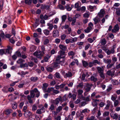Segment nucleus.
<instances>
[{"label":"nucleus","instance_id":"412c9836","mask_svg":"<svg viewBox=\"0 0 120 120\" xmlns=\"http://www.w3.org/2000/svg\"><path fill=\"white\" fill-rule=\"evenodd\" d=\"M62 21L60 25L64 23L65 21L67 18V16L66 15H63L61 17Z\"/></svg>","mask_w":120,"mask_h":120},{"label":"nucleus","instance_id":"6ab92c4d","mask_svg":"<svg viewBox=\"0 0 120 120\" xmlns=\"http://www.w3.org/2000/svg\"><path fill=\"white\" fill-rule=\"evenodd\" d=\"M48 85L47 83H45L43 84L42 87L43 90L44 92H45L46 90H47V88L48 87Z\"/></svg>","mask_w":120,"mask_h":120},{"label":"nucleus","instance_id":"13d9d810","mask_svg":"<svg viewBox=\"0 0 120 120\" xmlns=\"http://www.w3.org/2000/svg\"><path fill=\"white\" fill-rule=\"evenodd\" d=\"M39 25L38 22L37 21H36L35 22L34 25H33V26L34 28H36L38 26V25Z\"/></svg>","mask_w":120,"mask_h":120},{"label":"nucleus","instance_id":"f8f14e48","mask_svg":"<svg viewBox=\"0 0 120 120\" xmlns=\"http://www.w3.org/2000/svg\"><path fill=\"white\" fill-rule=\"evenodd\" d=\"M97 69L99 73H102L103 72L104 68L103 67H102L101 68L98 67L97 68Z\"/></svg>","mask_w":120,"mask_h":120},{"label":"nucleus","instance_id":"49530a36","mask_svg":"<svg viewBox=\"0 0 120 120\" xmlns=\"http://www.w3.org/2000/svg\"><path fill=\"white\" fill-rule=\"evenodd\" d=\"M113 65V64L112 63H111L110 64V63L108 64L107 65V69H109L111 68Z\"/></svg>","mask_w":120,"mask_h":120},{"label":"nucleus","instance_id":"c756f323","mask_svg":"<svg viewBox=\"0 0 120 120\" xmlns=\"http://www.w3.org/2000/svg\"><path fill=\"white\" fill-rule=\"evenodd\" d=\"M47 25L49 26V27L48 28V29H49L50 30H52L53 27V26L52 24L48 23Z\"/></svg>","mask_w":120,"mask_h":120},{"label":"nucleus","instance_id":"8fccbe9b","mask_svg":"<svg viewBox=\"0 0 120 120\" xmlns=\"http://www.w3.org/2000/svg\"><path fill=\"white\" fill-rule=\"evenodd\" d=\"M77 97L79 98L78 99H81L82 100L84 98V97L82 94H78Z\"/></svg>","mask_w":120,"mask_h":120},{"label":"nucleus","instance_id":"a19ab883","mask_svg":"<svg viewBox=\"0 0 120 120\" xmlns=\"http://www.w3.org/2000/svg\"><path fill=\"white\" fill-rule=\"evenodd\" d=\"M56 77L58 79L61 78V76L60 74L58 72H56L55 74Z\"/></svg>","mask_w":120,"mask_h":120},{"label":"nucleus","instance_id":"ddd939ff","mask_svg":"<svg viewBox=\"0 0 120 120\" xmlns=\"http://www.w3.org/2000/svg\"><path fill=\"white\" fill-rule=\"evenodd\" d=\"M35 88L31 90L30 92V95L31 98H33L34 97L35 95Z\"/></svg>","mask_w":120,"mask_h":120},{"label":"nucleus","instance_id":"a18cd8bd","mask_svg":"<svg viewBox=\"0 0 120 120\" xmlns=\"http://www.w3.org/2000/svg\"><path fill=\"white\" fill-rule=\"evenodd\" d=\"M62 107L61 106H59L56 109V111L58 112H59L62 109Z\"/></svg>","mask_w":120,"mask_h":120},{"label":"nucleus","instance_id":"69168bd1","mask_svg":"<svg viewBox=\"0 0 120 120\" xmlns=\"http://www.w3.org/2000/svg\"><path fill=\"white\" fill-rule=\"evenodd\" d=\"M16 54L18 57H21L22 55L20 52L19 51H17L16 52Z\"/></svg>","mask_w":120,"mask_h":120},{"label":"nucleus","instance_id":"864d4df0","mask_svg":"<svg viewBox=\"0 0 120 120\" xmlns=\"http://www.w3.org/2000/svg\"><path fill=\"white\" fill-rule=\"evenodd\" d=\"M41 52H43L45 53V46L43 45H42L41 46Z\"/></svg>","mask_w":120,"mask_h":120},{"label":"nucleus","instance_id":"b1692460","mask_svg":"<svg viewBox=\"0 0 120 120\" xmlns=\"http://www.w3.org/2000/svg\"><path fill=\"white\" fill-rule=\"evenodd\" d=\"M54 88L52 87H51L50 88H48L47 90H46V92H47L48 93H50L51 91H53L54 90Z\"/></svg>","mask_w":120,"mask_h":120},{"label":"nucleus","instance_id":"7c9ffc66","mask_svg":"<svg viewBox=\"0 0 120 120\" xmlns=\"http://www.w3.org/2000/svg\"><path fill=\"white\" fill-rule=\"evenodd\" d=\"M12 108L13 109H16L17 107V104L16 102H14L12 104Z\"/></svg>","mask_w":120,"mask_h":120},{"label":"nucleus","instance_id":"6e6d98bb","mask_svg":"<svg viewBox=\"0 0 120 120\" xmlns=\"http://www.w3.org/2000/svg\"><path fill=\"white\" fill-rule=\"evenodd\" d=\"M60 39L58 38H56L55 39V42L57 44H59L60 42Z\"/></svg>","mask_w":120,"mask_h":120},{"label":"nucleus","instance_id":"4d7b16f0","mask_svg":"<svg viewBox=\"0 0 120 120\" xmlns=\"http://www.w3.org/2000/svg\"><path fill=\"white\" fill-rule=\"evenodd\" d=\"M72 21V22L71 23V25L72 26L74 25L76 22V19L75 17H74L73 18V19Z\"/></svg>","mask_w":120,"mask_h":120},{"label":"nucleus","instance_id":"de8ad7c7","mask_svg":"<svg viewBox=\"0 0 120 120\" xmlns=\"http://www.w3.org/2000/svg\"><path fill=\"white\" fill-rule=\"evenodd\" d=\"M109 114V112L106 111L103 114V116L104 117H105L108 116Z\"/></svg>","mask_w":120,"mask_h":120},{"label":"nucleus","instance_id":"473e14b6","mask_svg":"<svg viewBox=\"0 0 120 120\" xmlns=\"http://www.w3.org/2000/svg\"><path fill=\"white\" fill-rule=\"evenodd\" d=\"M53 68L52 67V66H51V67H49L46 68V69L49 72H52L53 70Z\"/></svg>","mask_w":120,"mask_h":120},{"label":"nucleus","instance_id":"20e7f679","mask_svg":"<svg viewBox=\"0 0 120 120\" xmlns=\"http://www.w3.org/2000/svg\"><path fill=\"white\" fill-rule=\"evenodd\" d=\"M94 28L93 24L91 22H90L88 24V26L86 29L84 30L85 32L88 33L90 32L91 30Z\"/></svg>","mask_w":120,"mask_h":120},{"label":"nucleus","instance_id":"2f4dec72","mask_svg":"<svg viewBox=\"0 0 120 120\" xmlns=\"http://www.w3.org/2000/svg\"><path fill=\"white\" fill-rule=\"evenodd\" d=\"M117 98V96L116 94H114L112 95L111 97V100L113 101H115Z\"/></svg>","mask_w":120,"mask_h":120},{"label":"nucleus","instance_id":"79ce46f5","mask_svg":"<svg viewBox=\"0 0 120 120\" xmlns=\"http://www.w3.org/2000/svg\"><path fill=\"white\" fill-rule=\"evenodd\" d=\"M101 42L102 45H104L106 43V41L105 39H103L101 40Z\"/></svg>","mask_w":120,"mask_h":120},{"label":"nucleus","instance_id":"9b49d317","mask_svg":"<svg viewBox=\"0 0 120 120\" xmlns=\"http://www.w3.org/2000/svg\"><path fill=\"white\" fill-rule=\"evenodd\" d=\"M72 76V74L70 72H68L65 75H64V77L65 78L67 77H70Z\"/></svg>","mask_w":120,"mask_h":120},{"label":"nucleus","instance_id":"72a5a7b5","mask_svg":"<svg viewBox=\"0 0 120 120\" xmlns=\"http://www.w3.org/2000/svg\"><path fill=\"white\" fill-rule=\"evenodd\" d=\"M45 110H44L42 111L41 109H38L36 112V113L38 114H41L42 113L44 112H45Z\"/></svg>","mask_w":120,"mask_h":120},{"label":"nucleus","instance_id":"338daca9","mask_svg":"<svg viewBox=\"0 0 120 120\" xmlns=\"http://www.w3.org/2000/svg\"><path fill=\"white\" fill-rule=\"evenodd\" d=\"M32 2V0H25V2L26 4H30Z\"/></svg>","mask_w":120,"mask_h":120},{"label":"nucleus","instance_id":"f3484780","mask_svg":"<svg viewBox=\"0 0 120 120\" xmlns=\"http://www.w3.org/2000/svg\"><path fill=\"white\" fill-rule=\"evenodd\" d=\"M38 79V78L36 76L32 77L30 78L31 80L34 82H36Z\"/></svg>","mask_w":120,"mask_h":120},{"label":"nucleus","instance_id":"bb28decb","mask_svg":"<svg viewBox=\"0 0 120 120\" xmlns=\"http://www.w3.org/2000/svg\"><path fill=\"white\" fill-rule=\"evenodd\" d=\"M65 7L68 11H70L72 9V8L70 7L69 4H67L65 6Z\"/></svg>","mask_w":120,"mask_h":120},{"label":"nucleus","instance_id":"c9c22d12","mask_svg":"<svg viewBox=\"0 0 120 120\" xmlns=\"http://www.w3.org/2000/svg\"><path fill=\"white\" fill-rule=\"evenodd\" d=\"M111 116L114 119L116 120L118 118V114L116 113L114 114L113 116L111 115Z\"/></svg>","mask_w":120,"mask_h":120},{"label":"nucleus","instance_id":"5701e85b","mask_svg":"<svg viewBox=\"0 0 120 120\" xmlns=\"http://www.w3.org/2000/svg\"><path fill=\"white\" fill-rule=\"evenodd\" d=\"M35 91L36 94V97L38 98L40 95V92L37 88H35Z\"/></svg>","mask_w":120,"mask_h":120},{"label":"nucleus","instance_id":"e433bc0d","mask_svg":"<svg viewBox=\"0 0 120 120\" xmlns=\"http://www.w3.org/2000/svg\"><path fill=\"white\" fill-rule=\"evenodd\" d=\"M50 56L48 55H46L44 57V60L45 62H48L49 59L50 58Z\"/></svg>","mask_w":120,"mask_h":120},{"label":"nucleus","instance_id":"774afa93","mask_svg":"<svg viewBox=\"0 0 120 120\" xmlns=\"http://www.w3.org/2000/svg\"><path fill=\"white\" fill-rule=\"evenodd\" d=\"M34 63L32 61L28 63V65L30 67H33L34 65Z\"/></svg>","mask_w":120,"mask_h":120},{"label":"nucleus","instance_id":"e2e57ef3","mask_svg":"<svg viewBox=\"0 0 120 120\" xmlns=\"http://www.w3.org/2000/svg\"><path fill=\"white\" fill-rule=\"evenodd\" d=\"M93 62H94V64H98L100 65L101 64L100 62L98 61L97 60H93Z\"/></svg>","mask_w":120,"mask_h":120},{"label":"nucleus","instance_id":"bf43d9fd","mask_svg":"<svg viewBox=\"0 0 120 120\" xmlns=\"http://www.w3.org/2000/svg\"><path fill=\"white\" fill-rule=\"evenodd\" d=\"M95 118V117L94 116H92L90 117H88L86 118V120H93Z\"/></svg>","mask_w":120,"mask_h":120},{"label":"nucleus","instance_id":"4c0bfd02","mask_svg":"<svg viewBox=\"0 0 120 120\" xmlns=\"http://www.w3.org/2000/svg\"><path fill=\"white\" fill-rule=\"evenodd\" d=\"M82 63L83 66L85 67H86L88 65V64L87 62L85 61H82Z\"/></svg>","mask_w":120,"mask_h":120},{"label":"nucleus","instance_id":"423d86ee","mask_svg":"<svg viewBox=\"0 0 120 120\" xmlns=\"http://www.w3.org/2000/svg\"><path fill=\"white\" fill-rule=\"evenodd\" d=\"M62 101V97L59 96L54 101V103L56 105H57L59 103L60 101Z\"/></svg>","mask_w":120,"mask_h":120},{"label":"nucleus","instance_id":"cd10ccee","mask_svg":"<svg viewBox=\"0 0 120 120\" xmlns=\"http://www.w3.org/2000/svg\"><path fill=\"white\" fill-rule=\"evenodd\" d=\"M120 102L118 100H116L114 102V105L115 107L117 106L119 104Z\"/></svg>","mask_w":120,"mask_h":120},{"label":"nucleus","instance_id":"4468645a","mask_svg":"<svg viewBox=\"0 0 120 120\" xmlns=\"http://www.w3.org/2000/svg\"><path fill=\"white\" fill-rule=\"evenodd\" d=\"M75 8H77L76 10L77 11H79L80 10V8H79V2H76L75 3Z\"/></svg>","mask_w":120,"mask_h":120},{"label":"nucleus","instance_id":"a878e982","mask_svg":"<svg viewBox=\"0 0 120 120\" xmlns=\"http://www.w3.org/2000/svg\"><path fill=\"white\" fill-rule=\"evenodd\" d=\"M0 36L2 39L5 38V35L4 34L2 30H0Z\"/></svg>","mask_w":120,"mask_h":120},{"label":"nucleus","instance_id":"c03bdc74","mask_svg":"<svg viewBox=\"0 0 120 120\" xmlns=\"http://www.w3.org/2000/svg\"><path fill=\"white\" fill-rule=\"evenodd\" d=\"M90 79L91 80L93 81L94 82H96L97 80V78L95 77L94 76H92L90 77Z\"/></svg>","mask_w":120,"mask_h":120},{"label":"nucleus","instance_id":"5fc2aeb1","mask_svg":"<svg viewBox=\"0 0 120 120\" xmlns=\"http://www.w3.org/2000/svg\"><path fill=\"white\" fill-rule=\"evenodd\" d=\"M66 35L65 34H63L61 36V38L62 40H64L66 37Z\"/></svg>","mask_w":120,"mask_h":120},{"label":"nucleus","instance_id":"39448f33","mask_svg":"<svg viewBox=\"0 0 120 120\" xmlns=\"http://www.w3.org/2000/svg\"><path fill=\"white\" fill-rule=\"evenodd\" d=\"M59 35V32L57 30H54L52 32V36L54 37L57 38Z\"/></svg>","mask_w":120,"mask_h":120},{"label":"nucleus","instance_id":"6e6552de","mask_svg":"<svg viewBox=\"0 0 120 120\" xmlns=\"http://www.w3.org/2000/svg\"><path fill=\"white\" fill-rule=\"evenodd\" d=\"M105 13V11L104 9H101L98 13V15L100 17H102L104 16Z\"/></svg>","mask_w":120,"mask_h":120},{"label":"nucleus","instance_id":"0e129e2a","mask_svg":"<svg viewBox=\"0 0 120 120\" xmlns=\"http://www.w3.org/2000/svg\"><path fill=\"white\" fill-rule=\"evenodd\" d=\"M68 54L69 56H72L75 55V53L73 51H71L68 52Z\"/></svg>","mask_w":120,"mask_h":120},{"label":"nucleus","instance_id":"680f3d73","mask_svg":"<svg viewBox=\"0 0 120 120\" xmlns=\"http://www.w3.org/2000/svg\"><path fill=\"white\" fill-rule=\"evenodd\" d=\"M49 42V40L48 39H45L44 41L43 44L44 45H46Z\"/></svg>","mask_w":120,"mask_h":120},{"label":"nucleus","instance_id":"3c124183","mask_svg":"<svg viewBox=\"0 0 120 120\" xmlns=\"http://www.w3.org/2000/svg\"><path fill=\"white\" fill-rule=\"evenodd\" d=\"M37 107L36 104H34L32 107V110L33 111H35L37 109Z\"/></svg>","mask_w":120,"mask_h":120},{"label":"nucleus","instance_id":"0eeeda50","mask_svg":"<svg viewBox=\"0 0 120 120\" xmlns=\"http://www.w3.org/2000/svg\"><path fill=\"white\" fill-rule=\"evenodd\" d=\"M119 29L118 25L117 24L114 26V29L112 30V32L113 33H116L119 31Z\"/></svg>","mask_w":120,"mask_h":120},{"label":"nucleus","instance_id":"f03ea898","mask_svg":"<svg viewBox=\"0 0 120 120\" xmlns=\"http://www.w3.org/2000/svg\"><path fill=\"white\" fill-rule=\"evenodd\" d=\"M65 52L64 51H63L62 50L58 52L60 55L57 56L56 59V60L57 61H59V60H60V62H62L64 63L63 61H61L60 59L61 58H64L65 57ZM57 62H60V61H58Z\"/></svg>","mask_w":120,"mask_h":120},{"label":"nucleus","instance_id":"f704fd0d","mask_svg":"<svg viewBox=\"0 0 120 120\" xmlns=\"http://www.w3.org/2000/svg\"><path fill=\"white\" fill-rule=\"evenodd\" d=\"M111 82L114 85H117L118 84V82L116 80L112 79L111 80Z\"/></svg>","mask_w":120,"mask_h":120},{"label":"nucleus","instance_id":"37998d69","mask_svg":"<svg viewBox=\"0 0 120 120\" xmlns=\"http://www.w3.org/2000/svg\"><path fill=\"white\" fill-rule=\"evenodd\" d=\"M93 20L94 22V23L95 24H96L99 22L98 19L97 17L94 18L93 19Z\"/></svg>","mask_w":120,"mask_h":120},{"label":"nucleus","instance_id":"9d476101","mask_svg":"<svg viewBox=\"0 0 120 120\" xmlns=\"http://www.w3.org/2000/svg\"><path fill=\"white\" fill-rule=\"evenodd\" d=\"M57 61L56 62H55L53 63L52 64H51V66H52V67L53 68V69L54 68H55L57 67L58 65V63H60L61 64V63H62L63 62H60V61L59 60V61L60 62H58V61Z\"/></svg>","mask_w":120,"mask_h":120},{"label":"nucleus","instance_id":"aec40b11","mask_svg":"<svg viewBox=\"0 0 120 120\" xmlns=\"http://www.w3.org/2000/svg\"><path fill=\"white\" fill-rule=\"evenodd\" d=\"M92 86V84H90L88 83L86 85L87 88H86V92H88L90 91L91 89V87H89V86Z\"/></svg>","mask_w":120,"mask_h":120},{"label":"nucleus","instance_id":"603ef678","mask_svg":"<svg viewBox=\"0 0 120 120\" xmlns=\"http://www.w3.org/2000/svg\"><path fill=\"white\" fill-rule=\"evenodd\" d=\"M99 2L98 0H94L90 1V2L91 3L97 4Z\"/></svg>","mask_w":120,"mask_h":120},{"label":"nucleus","instance_id":"a211bd4d","mask_svg":"<svg viewBox=\"0 0 120 120\" xmlns=\"http://www.w3.org/2000/svg\"><path fill=\"white\" fill-rule=\"evenodd\" d=\"M103 60L104 62L106 64H108L110 63L111 62V60L110 59H106L105 58H104Z\"/></svg>","mask_w":120,"mask_h":120},{"label":"nucleus","instance_id":"1a4fd4ad","mask_svg":"<svg viewBox=\"0 0 120 120\" xmlns=\"http://www.w3.org/2000/svg\"><path fill=\"white\" fill-rule=\"evenodd\" d=\"M24 115L25 117H29L31 116V113L29 111L27 110L24 112Z\"/></svg>","mask_w":120,"mask_h":120},{"label":"nucleus","instance_id":"58836bf2","mask_svg":"<svg viewBox=\"0 0 120 120\" xmlns=\"http://www.w3.org/2000/svg\"><path fill=\"white\" fill-rule=\"evenodd\" d=\"M107 104L105 107V108L106 109H109L111 103L109 101H107Z\"/></svg>","mask_w":120,"mask_h":120},{"label":"nucleus","instance_id":"2eb2a0df","mask_svg":"<svg viewBox=\"0 0 120 120\" xmlns=\"http://www.w3.org/2000/svg\"><path fill=\"white\" fill-rule=\"evenodd\" d=\"M12 110L10 109H6L5 111V114L7 115L10 114L12 112Z\"/></svg>","mask_w":120,"mask_h":120},{"label":"nucleus","instance_id":"7ed1b4c3","mask_svg":"<svg viewBox=\"0 0 120 120\" xmlns=\"http://www.w3.org/2000/svg\"><path fill=\"white\" fill-rule=\"evenodd\" d=\"M45 54V53L41 52V51L37 50L34 53V55L38 58L41 60L42 57L44 56Z\"/></svg>","mask_w":120,"mask_h":120},{"label":"nucleus","instance_id":"4be33fe9","mask_svg":"<svg viewBox=\"0 0 120 120\" xmlns=\"http://www.w3.org/2000/svg\"><path fill=\"white\" fill-rule=\"evenodd\" d=\"M25 62L24 60L22 59L21 58L19 59L17 61V63L20 64H22L23 63Z\"/></svg>","mask_w":120,"mask_h":120},{"label":"nucleus","instance_id":"09e8293b","mask_svg":"<svg viewBox=\"0 0 120 120\" xmlns=\"http://www.w3.org/2000/svg\"><path fill=\"white\" fill-rule=\"evenodd\" d=\"M23 51H22V55H21V57L23 59H25L27 58V55L26 54H22L23 53Z\"/></svg>","mask_w":120,"mask_h":120},{"label":"nucleus","instance_id":"c85d7f7f","mask_svg":"<svg viewBox=\"0 0 120 120\" xmlns=\"http://www.w3.org/2000/svg\"><path fill=\"white\" fill-rule=\"evenodd\" d=\"M43 31L44 34L46 36H48L50 32L48 30L45 29Z\"/></svg>","mask_w":120,"mask_h":120},{"label":"nucleus","instance_id":"ea45409f","mask_svg":"<svg viewBox=\"0 0 120 120\" xmlns=\"http://www.w3.org/2000/svg\"><path fill=\"white\" fill-rule=\"evenodd\" d=\"M90 96H87L86 97H84V98L83 99V100L85 101H90Z\"/></svg>","mask_w":120,"mask_h":120},{"label":"nucleus","instance_id":"dca6fc26","mask_svg":"<svg viewBox=\"0 0 120 120\" xmlns=\"http://www.w3.org/2000/svg\"><path fill=\"white\" fill-rule=\"evenodd\" d=\"M59 47L61 49L64 51L66 50L67 49L66 46L61 44H60Z\"/></svg>","mask_w":120,"mask_h":120},{"label":"nucleus","instance_id":"393cba45","mask_svg":"<svg viewBox=\"0 0 120 120\" xmlns=\"http://www.w3.org/2000/svg\"><path fill=\"white\" fill-rule=\"evenodd\" d=\"M38 107L39 109H41L42 111H44V110H45V109L43 105L42 104L39 105L38 106Z\"/></svg>","mask_w":120,"mask_h":120},{"label":"nucleus","instance_id":"f257e3e1","mask_svg":"<svg viewBox=\"0 0 120 120\" xmlns=\"http://www.w3.org/2000/svg\"><path fill=\"white\" fill-rule=\"evenodd\" d=\"M7 49H5L0 50V54L2 55L4 54H8L11 53V51L12 50V47L9 45L7 46Z\"/></svg>","mask_w":120,"mask_h":120},{"label":"nucleus","instance_id":"052dcab7","mask_svg":"<svg viewBox=\"0 0 120 120\" xmlns=\"http://www.w3.org/2000/svg\"><path fill=\"white\" fill-rule=\"evenodd\" d=\"M92 104L93 106H97V103L93 100L92 103Z\"/></svg>","mask_w":120,"mask_h":120}]
</instances>
